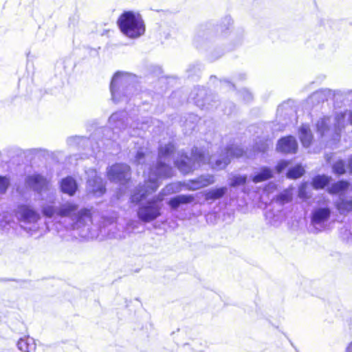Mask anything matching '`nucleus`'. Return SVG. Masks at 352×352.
<instances>
[{
  "mask_svg": "<svg viewBox=\"0 0 352 352\" xmlns=\"http://www.w3.org/2000/svg\"><path fill=\"white\" fill-rule=\"evenodd\" d=\"M175 146L172 142L166 144H160L158 148L157 162L155 166L146 164V160L149 157L146 155L143 149L137 151L134 163L142 166H148L149 170L148 178L142 185H139L131 195V201L133 203H139L145 199L149 194L157 190L160 186L159 179L168 178L173 175L172 167L166 163L169 162V157L175 152Z\"/></svg>",
  "mask_w": 352,
  "mask_h": 352,
  "instance_id": "f257e3e1",
  "label": "nucleus"
},
{
  "mask_svg": "<svg viewBox=\"0 0 352 352\" xmlns=\"http://www.w3.org/2000/svg\"><path fill=\"white\" fill-rule=\"evenodd\" d=\"M232 18L226 16L214 30L200 32L196 37V47L200 50H206L210 61H214L224 54V49L219 46L223 43L224 40L228 39L234 45L241 43L243 32L241 30H232Z\"/></svg>",
  "mask_w": 352,
  "mask_h": 352,
  "instance_id": "f03ea898",
  "label": "nucleus"
},
{
  "mask_svg": "<svg viewBox=\"0 0 352 352\" xmlns=\"http://www.w3.org/2000/svg\"><path fill=\"white\" fill-rule=\"evenodd\" d=\"M244 151L242 148L230 145L221 151L219 157L215 156L208 157L203 148L194 146L191 151L190 157L184 152L180 151L174 163L179 170L184 175L192 172L207 163L212 169L218 170L224 169L230 163L231 158L241 157Z\"/></svg>",
  "mask_w": 352,
  "mask_h": 352,
  "instance_id": "7ed1b4c3",
  "label": "nucleus"
},
{
  "mask_svg": "<svg viewBox=\"0 0 352 352\" xmlns=\"http://www.w3.org/2000/svg\"><path fill=\"white\" fill-rule=\"evenodd\" d=\"M109 124L112 129H104L98 130L91 138H87L83 136H72L67 138V143L70 146H75L87 152V155L96 154L101 148L99 142L92 143L95 136L104 134L107 140L115 142L119 137L118 133L127 129L129 125V118L126 111H118L113 113L109 118Z\"/></svg>",
  "mask_w": 352,
  "mask_h": 352,
  "instance_id": "20e7f679",
  "label": "nucleus"
},
{
  "mask_svg": "<svg viewBox=\"0 0 352 352\" xmlns=\"http://www.w3.org/2000/svg\"><path fill=\"white\" fill-rule=\"evenodd\" d=\"M136 76L131 74L117 72L110 84L111 99L115 103L127 102L136 90Z\"/></svg>",
  "mask_w": 352,
  "mask_h": 352,
  "instance_id": "39448f33",
  "label": "nucleus"
},
{
  "mask_svg": "<svg viewBox=\"0 0 352 352\" xmlns=\"http://www.w3.org/2000/svg\"><path fill=\"white\" fill-rule=\"evenodd\" d=\"M179 190L180 187L178 184L167 185L156 197H154L145 205L140 207L138 212L140 220H155L160 215L162 201L164 199V196L177 192Z\"/></svg>",
  "mask_w": 352,
  "mask_h": 352,
  "instance_id": "423d86ee",
  "label": "nucleus"
},
{
  "mask_svg": "<svg viewBox=\"0 0 352 352\" xmlns=\"http://www.w3.org/2000/svg\"><path fill=\"white\" fill-rule=\"evenodd\" d=\"M118 25L121 32L131 38L141 36L146 30L141 15L132 11L124 12L118 20Z\"/></svg>",
  "mask_w": 352,
  "mask_h": 352,
  "instance_id": "0eeeda50",
  "label": "nucleus"
},
{
  "mask_svg": "<svg viewBox=\"0 0 352 352\" xmlns=\"http://www.w3.org/2000/svg\"><path fill=\"white\" fill-rule=\"evenodd\" d=\"M42 211L43 214L48 218L52 217L54 214L61 217L76 215V220H83L85 218L91 217V212L89 209L81 208L78 210V206L72 202H66L60 205V207L46 206L43 208Z\"/></svg>",
  "mask_w": 352,
  "mask_h": 352,
  "instance_id": "6e6552de",
  "label": "nucleus"
},
{
  "mask_svg": "<svg viewBox=\"0 0 352 352\" xmlns=\"http://www.w3.org/2000/svg\"><path fill=\"white\" fill-rule=\"evenodd\" d=\"M346 113L344 112L336 113L333 118V126H331V118L325 116L320 119L316 123L317 132L320 136H324L331 130L337 135H340L344 127Z\"/></svg>",
  "mask_w": 352,
  "mask_h": 352,
  "instance_id": "1a4fd4ad",
  "label": "nucleus"
},
{
  "mask_svg": "<svg viewBox=\"0 0 352 352\" xmlns=\"http://www.w3.org/2000/svg\"><path fill=\"white\" fill-rule=\"evenodd\" d=\"M189 99L200 109L212 110L217 108L219 101L215 100L213 95H208L204 87H195L190 94Z\"/></svg>",
  "mask_w": 352,
  "mask_h": 352,
  "instance_id": "9d476101",
  "label": "nucleus"
},
{
  "mask_svg": "<svg viewBox=\"0 0 352 352\" xmlns=\"http://www.w3.org/2000/svg\"><path fill=\"white\" fill-rule=\"evenodd\" d=\"M107 176L111 182L124 184L131 178V168L126 164L116 163L107 168Z\"/></svg>",
  "mask_w": 352,
  "mask_h": 352,
  "instance_id": "9b49d317",
  "label": "nucleus"
},
{
  "mask_svg": "<svg viewBox=\"0 0 352 352\" xmlns=\"http://www.w3.org/2000/svg\"><path fill=\"white\" fill-rule=\"evenodd\" d=\"M86 174L87 175V190L96 197L102 195L106 191V188L101 177L98 175L95 169L92 168L87 170Z\"/></svg>",
  "mask_w": 352,
  "mask_h": 352,
  "instance_id": "f8f14e48",
  "label": "nucleus"
},
{
  "mask_svg": "<svg viewBox=\"0 0 352 352\" xmlns=\"http://www.w3.org/2000/svg\"><path fill=\"white\" fill-rule=\"evenodd\" d=\"M215 182L214 176L210 174L201 175L199 177L187 181L184 186L186 189L196 190L208 186Z\"/></svg>",
  "mask_w": 352,
  "mask_h": 352,
  "instance_id": "ddd939ff",
  "label": "nucleus"
},
{
  "mask_svg": "<svg viewBox=\"0 0 352 352\" xmlns=\"http://www.w3.org/2000/svg\"><path fill=\"white\" fill-rule=\"evenodd\" d=\"M25 184L28 188L38 193L47 188V181L41 175H28L25 178Z\"/></svg>",
  "mask_w": 352,
  "mask_h": 352,
  "instance_id": "4468645a",
  "label": "nucleus"
},
{
  "mask_svg": "<svg viewBox=\"0 0 352 352\" xmlns=\"http://www.w3.org/2000/svg\"><path fill=\"white\" fill-rule=\"evenodd\" d=\"M278 151L285 153H296L298 150V142L292 135L280 138L276 146Z\"/></svg>",
  "mask_w": 352,
  "mask_h": 352,
  "instance_id": "2eb2a0df",
  "label": "nucleus"
},
{
  "mask_svg": "<svg viewBox=\"0 0 352 352\" xmlns=\"http://www.w3.org/2000/svg\"><path fill=\"white\" fill-rule=\"evenodd\" d=\"M16 214L21 217L22 220H38L40 215L32 207L25 205L19 204L16 209Z\"/></svg>",
  "mask_w": 352,
  "mask_h": 352,
  "instance_id": "dca6fc26",
  "label": "nucleus"
},
{
  "mask_svg": "<svg viewBox=\"0 0 352 352\" xmlns=\"http://www.w3.org/2000/svg\"><path fill=\"white\" fill-rule=\"evenodd\" d=\"M332 91L329 89H320L312 94L308 98V102L316 105L320 102L327 100L328 98L331 95Z\"/></svg>",
  "mask_w": 352,
  "mask_h": 352,
  "instance_id": "f3484780",
  "label": "nucleus"
},
{
  "mask_svg": "<svg viewBox=\"0 0 352 352\" xmlns=\"http://www.w3.org/2000/svg\"><path fill=\"white\" fill-rule=\"evenodd\" d=\"M78 186L76 180L72 177H67L60 182V189L64 193L72 196L75 194Z\"/></svg>",
  "mask_w": 352,
  "mask_h": 352,
  "instance_id": "a211bd4d",
  "label": "nucleus"
},
{
  "mask_svg": "<svg viewBox=\"0 0 352 352\" xmlns=\"http://www.w3.org/2000/svg\"><path fill=\"white\" fill-rule=\"evenodd\" d=\"M194 197L191 195H179L168 201V205L173 209H177L183 204H187L194 201Z\"/></svg>",
  "mask_w": 352,
  "mask_h": 352,
  "instance_id": "6ab92c4d",
  "label": "nucleus"
},
{
  "mask_svg": "<svg viewBox=\"0 0 352 352\" xmlns=\"http://www.w3.org/2000/svg\"><path fill=\"white\" fill-rule=\"evenodd\" d=\"M17 346L19 349L22 352H34L36 348L34 339L29 336L20 338L18 341Z\"/></svg>",
  "mask_w": 352,
  "mask_h": 352,
  "instance_id": "aec40b11",
  "label": "nucleus"
},
{
  "mask_svg": "<svg viewBox=\"0 0 352 352\" xmlns=\"http://www.w3.org/2000/svg\"><path fill=\"white\" fill-rule=\"evenodd\" d=\"M272 177H273V170L267 166H263L260 168L259 171L252 177V180L254 183L257 184L265 182Z\"/></svg>",
  "mask_w": 352,
  "mask_h": 352,
  "instance_id": "412c9836",
  "label": "nucleus"
},
{
  "mask_svg": "<svg viewBox=\"0 0 352 352\" xmlns=\"http://www.w3.org/2000/svg\"><path fill=\"white\" fill-rule=\"evenodd\" d=\"M299 138L305 147H309L311 143L313 135L309 125L302 124L299 129Z\"/></svg>",
  "mask_w": 352,
  "mask_h": 352,
  "instance_id": "4be33fe9",
  "label": "nucleus"
},
{
  "mask_svg": "<svg viewBox=\"0 0 352 352\" xmlns=\"http://www.w3.org/2000/svg\"><path fill=\"white\" fill-rule=\"evenodd\" d=\"M331 180V177L325 175H318L313 178L311 185L316 190L322 189L329 185Z\"/></svg>",
  "mask_w": 352,
  "mask_h": 352,
  "instance_id": "5701e85b",
  "label": "nucleus"
},
{
  "mask_svg": "<svg viewBox=\"0 0 352 352\" xmlns=\"http://www.w3.org/2000/svg\"><path fill=\"white\" fill-rule=\"evenodd\" d=\"M229 185L235 188L246 184L248 176L246 175H241L236 173H230L228 177Z\"/></svg>",
  "mask_w": 352,
  "mask_h": 352,
  "instance_id": "b1692460",
  "label": "nucleus"
},
{
  "mask_svg": "<svg viewBox=\"0 0 352 352\" xmlns=\"http://www.w3.org/2000/svg\"><path fill=\"white\" fill-rule=\"evenodd\" d=\"M228 188L226 186L210 190L206 193V199L214 200L221 199L226 194Z\"/></svg>",
  "mask_w": 352,
  "mask_h": 352,
  "instance_id": "393cba45",
  "label": "nucleus"
},
{
  "mask_svg": "<svg viewBox=\"0 0 352 352\" xmlns=\"http://www.w3.org/2000/svg\"><path fill=\"white\" fill-rule=\"evenodd\" d=\"M349 186V182L346 180H340L333 184L328 189L331 194H338L344 192Z\"/></svg>",
  "mask_w": 352,
  "mask_h": 352,
  "instance_id": "a878e982",
  "label": "nucleus"
},
{
  "mask_svg": "<svg viewBox=\"0 0 352 352\" xmlns=\"http://www.w3.org/2000/svg\"><path fill=\"white\" fill-rule=\"evenodd\" d=\"M305 170L301 164H297L294 166L290 167L287 172V177L289 179H296L305 173Z\"/></svg>",
  "mask_w": 352,
  "mask_h": 352,
  "instance_id": "bb28decb",
  "label": "nucleus"
},
{
  "mask_svg": "<svg viewBox=\"0 0 352 352\" xmlns=\"http://www.w3.org/2000/svg\"><path fill=\"white\" fill-rule=\"evenodd\" d=\"M293 188H288L280 192L277 195V201L280 204H285L292 201L293 199Z\"/></svg>",
  "mask_w": 352,
  "mask_h": 352,
  "instance_id": "cd10ccee",
  "label": "nucleus"
},
{
  "mask_svg": "<svg viewBox=\"0 0 352 352\" xmlns=\"http://www.w3.org/2000/svg\"><path fill=\"white\" fill-rule=\"evenodd\" d=\"M331 210L328 208H319L312 213L311 220H327L330 217Z\"/></svg>",
  "mask_w": 352,
  "mask_h": 352,
  "instance_id": "c85d7f7f",
  "label": "nucleus"
},
{
  "mask_svg": "<svg viewBox=\"0 0 352 352\" xmlns=\"http://www.w3.org/2000/svg\"><path fill=\"white\" fill-rule=\"evenodd\" d=\"M333 173L338 175H344L346 173V163L343 160H338L332 166Z\"/></svg>",
  "mask_w": 352,
  "mask_h": 352,
  "instance_id": "c756f323",
  "label": "nucleus"
},
{
  "mask_svg": "<svg viewBox=\"0 0 352 352\" xmlns=\"http://www.w3.org/2000/svg\"><path fill=\"white\" fill-rule=\"evenodd\" d=\"M294 113V110L287 102L281 104L277 108V115L279 116H291L293 115Z\"/></svg>",
  "mask_w": 352,
  "mask_h": 352,
  "instance_id": "7c9ffc66",
  "label": "nucleus"
},
{
  "mask_svg": "<svg viewBox=\"0 0 352 352\" xmlns=\"http://www.w3.org/2000/svg\"><path fill=\"white\" fill-rule=\"evenodd\" d=\"M338 208L340 211H351L352 210V200L340 199L338 202Z\"/></svg>",
  "mask_w": 352,
  "mask_h": 352,
  "instance_id": "2f4dec72",
  "label": "nucleus"
},
{
  "mask_svg": "<svg viewBox=\"0 0 352 352\" xmlns=\"http://www.w3.org/2000/svg\"><path fill=\"white\" fill-rule=\"evenodd\" d=\"M10 184V179L6 176H0V194H5Z\"/></svg>",
  "mask_w": 352,
  "mask_h": 352,
  "instance_id": "473e14b6",
  "label": "nucleus"
},
{
  "mask_svg": "<svg viewBox=\"0 0 352 352\" xmlns=\"http://www.w3.org/2000/svg\"><path fill=\"white\" fill-rule=\"evenodd\" d=\"M307 182H303L300 184V186L298 188V197L300 199H307L308 198L307 195Z\"/></svg>",
  "mask_w": 352,
  "mask_h": 352,
  "instance_id": "72a5a7b5",
  "label": "nucleus"
},
{
  "mask_svg": "<svg viewBox=\"0 0 352 352\" xmlns=\"http://www.w3.org/2000/svg\"><path fill=\"white\" fill-rule=\"evenodd\" d=\"M239 95L241 97H242L243 100L246 102H249L253 98L252 94L246 89H241L239 91Z\"/></svg>",
  "mask_w": 352,
  "mask_h": 352,
  "instance_id": "f704fd0d",
  "label": "nucleus"
},
{
  "mask_svg": "<svg viewBox=\"0 0 352 352\" xmlns=\"http://www.w3.org/2000/svg\"><path fill=\"white\" fill-rule=\"evenodd\" d=\"M234 107L235 106L232 102H228L226 104L225 109H223L222 111L224 114L230 115L234 111Z\"/></svg>",
  "mask_w": 352,
  "mask_h": 352,
  "instance_id": "c9c22d12",
  "label": "nucleus"
},
{
  "mask_svg": "<svg viewBox=\"0 0 352 352\" xmlns=\"http://www.w3.org/2000/svg\"><path fill=\"white\" fill-rule=\"evenodd\" d=\"M288 166V162L285 160L280 161L276 166V171L281 173Z\"/></svg>",
  "mask_w": 352,
  "mask_h": 352,
  "instance_id": "e433bc0d",
  "label": "nucleus"
},
{
  "mask_svg": "<svg viewBox=\"0 0 352 352\" xmlns=\"http://www.w3.org/2000/svg\"><path fill=\"white\" fill-rule=\"evenodd\" d=\"M347 167L350 175H352V155L348 158Z\"/></svg>",
  "mask_w": 352,
  "mask_h": 352,
  "instance_id": "4c0bfd02",
  "label": "nucleus"
},
{
  "mask_svg": "<svg viewBox=\"0 0 352 352\" xmlns=\"http://www.w3.org/2000/svg\"><path fill=\"white\" fill-rule=\"evenodd\" d=\"M46 151L42 148H33L31 150L32 154H39L45 152Z\"/></svg>",
  "mask_w": 352,
  "mask_h": 352,
  "instance_id": "58836bf2",
  "label": "nucleus"
},
{
  "mask_svg": "<svg viewBox=\"0 0 352 352\" xmlns=\"http://www.w3.org/2000/svg\"><path fill=\"white\" fill-rule=\"evenodd\" d=\"M345 352H352V341L347 345Z\"/></svg>",
  "mask_w": 352,
  "mask_h": 352,
  "instance_id": "ea45409f",
  "label": "nucleus"
},
{
  "mask_svg": "<svg viewBox=\"0 0 352 352\" xmlns=\"http://www.w3.org/2000/svg\"><path fill=\"white\" fill-rule=\"evenodd\" d=\"M348 118L350 124H352V110L349 111Z\"/></svg>",
  "mask_w": 352,
  "mask_h": 352,
  "instance_id": "a19ab883",
  "label": "nucleus"
},
{
  "mask_svg": "<svg viewBox=\"0 0 352 352\" xmlns=\"http://www.w3.org/2000/svg\"><path fill=\"white\" fill-rule=\"evenodd\" d=\"M225 83H226L228 85V87H230V88H234V85L232 84V82H230L229 81H227V80H225L224 81Z\"/></svg>",
  "mask_w": 352,
  "mask_h": 352,
  "instance_id": "79ce46f5",
  "label": "nucleus"
},
{
  "mask_svg": "<svg viewBox=\"0 0 352 352\" xmlns=\"http://www.w3.org/2000/svg\"><path fill=\"white\" fill-rule=\"evenodd\" d=\"M311 222L313 223V226H315L316 224H318V223H321L322 221H311Z\"/></svg>",
  "mask_w": 352,
  "mask_h": 352,
  "instance_id": "37998d69",
  "label": "nucleus"
},
{
  "mask_svg": "<svg viewBox=\"0 0 352 352\" xmlns=\"http://www.w3.org/2000/svg\"><path fill=\"white\" fill-rule=\"evenodd\" d=\"M266 149V146H263V147L262 148V149H261V151L264 152Z\"/></svg>",
  "mask_w": 352,
  "mask_h": 352,
  "instance_id": "c03bdc74",
  "label": "nucleus"
},
{
  "mask_svg": "<svg viewBox=\"0 0 352 352\" xmlns=\"http://www.w3.org/2000/svg\"><path fill=\"white\" fill-rule=\"evenodd\" d=\"M240 78H241V79H244L245 78V75L244 74H241L240 75Z\"/></svg>",
  "mask_w": 352,
  "mask_h": 352,
  "instance_id": "a18cd8bd",
  "label": "nucleus"
},
{
  "mask_svg": "<svg viewBox=\"0 0 352 352\" xmlns=\"http://www.w3.org/2000/svg\"><path fill=\"white\" fill-rule=\"evenodd\" d=\"M190 118H194V119H196V118H195L194 116H190Z\"/></svg>",
  "mask_w": 352,
  "mask_h": 352,
  "instance_id": "49530a36",
  "label": "nucleus"
}]
</instances>
